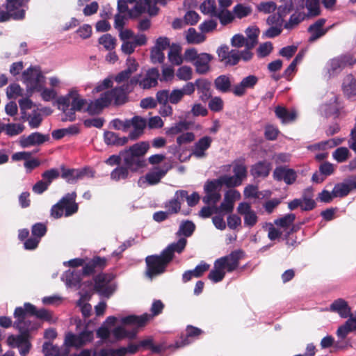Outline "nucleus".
Masks as SVG:
<instances>
[{
    "instance_id": "bb28decb",
    "label": "nucleus",
    "mask_w": 356,
    "mask_h": 356,
    "mask_svg": "<svg viewBox=\"0 0 356 356\" xmlns=\"http://www.w3.org/2000/svg\"><path fill=\"white\" fill-rule=\"evenodd\" d=\"M213 56L207 53H200V56L194 63L196 72L198 74H206L209 70V63L212 60Z\"/></svg>"
},
{
    "instance_id": "ea45409f",
    "label": "nucleus",
    "mask_w": 356,
    "mask_h": 356,
    "mask_svg": "<svg viewBox=\"0 0 356 356\" xmlns=\"http://www.w3.org/2000/svg\"><path fill=\"white\" fill-rule=\"evenodd\" d=\"M215 86L221 92H227L230 90L232 82L226 75H220L214 81Z\"/></svg>"
},
{
    "instance_id": "f257e3e1",
    "label": "nucleus",
    "mask_w": 356,
    "mask_h": 356,
    "mask_svg": "<svg viewBox=\"0 0 356 356\" xmlns=\"http://www.w3.org/2000/svg\"><path fill=\"white\" fill-rule=\"evenodd\" d=\"M131 75L125 70L117 74L115 76V81L123 85L104 92L99 98L91 102L87 108L88 113L92 115L98 114L113 102L116 105L124 104L127 99V93L131 92L139 81L137 76L130 79Z\"/></svg>"
},
{
    "instance_id": "603ef678",
    "label": "nucleus",
    "mask_w": 356,
    "mask_h": 356,
    "mask_svg": "<svg viewBox=\"0 0 356 356\" xmlns=\"http://www.w3.org/2000/svg\"><path fill=\"white\" fill-rule=\"evenodd\" d=\"M350 151L346 147H340L337 148L332 153V157L338 163L346 161L350 156Z\"/></svg>"
},
{
    "instance_id": "6e6d98bb",
    "label": "nucleus",
    "mask_w": 356,
    "mask_h": 356,
    "mask_svg": "<svg viewBox=\"0 0 356 356\" xmlns=\"http://www.w3.org/2000/svg\"><path fill=\"white\" fill-rule=\"evenodd\" d=\"M305 13H297L292 14L290 16L289 21L284 24V28L286 29H291L295 26L299 24L305 19Z\"/></svg>"
},
{
    "instance_id": "2eb2a0df",
    "label": "nucleus",
    "mask_w": 356,
    "mask_h": 356,
    "mask_svg": "<svg viewBox=\"0 0 356 356\" xmlns=\"http://www.w3.org/2000/svg\"><path fill=\"white\" fill-rule=\"evenodd\" d=\"M7 342L10 347L18 348L22 356H26L31 348V343L26 334L10 335L8 337Z\"/></svg>"
},
{
    "instance_id": "0eeeda50",
    "label": "nucleus",
    "mask_w": 356,
    "mask_h": 356,
    "mask_svg": "<svg viewBox=\"0 0 356 356\" xmlns=\"http://www.w3.org/2000/svg\"><path fill=\"white\" fill-rule=\"evenodd\" d=\"M93 339V332L88 329L84 330L78 334L68 332L65 335L64 345L66 347L81 348L90 343Z\"/></svg>"
},
{
    "instance_id": "338daca9",
    "label": "nucleus",
    "mask_w": 356,
    "mask_h": 356,
    "mask_svg": "<svg viewBox=\"0 0 356 356\" xmlns=\"http://www.w3.org/2000/svg\"><path fill=\"white\" fill-rule=\"evenodd\" d=\"M257 10L264 13H270L277 9V5L273 1L261 2L257 5Z\"/></svg>"
},
{
    "instance_id": "39448f33",
    "label": "nucleus",
    "mask_w": 356,
    "mask_h": 356,
    "mask_svg": "<svg viewBox=\"0 0 356 356\" xmlns=\"http://www.w3.org/2000/svg\"><path fill=\"white\" fill-rule=\"evenodd\" d=\"M22 77L29 95L34 91L42 90L44 77L38 67H29L23 72Z\"/></svg>"
},
{
    "instance_id": "423d86ee",
    "label": "nucleus",
    "mask_w": 356,
    "mask_h": 356,
    "mask_svg": "<svg viewBox=\"0 0 356 356\" xmlns=\"http://www.w3.org/2000/svg\"><path fill=\"white\" fill-rule=\"evenodd\" d=\"M22 7L21 0H6L7 11L0 9V22H6L10 17L17 20L22 19L25 16V10Z\"/></svg>"
},
{
    "instance_id": "f704fd0d",
    "label": "nucleus",
    "mask_w": 356,
    "mask_h": 356,
    "mask_svg": "<svg viewBox=\"0 0 356 356\" xmlns=\"http://www.w3.org/2000/svg\"><path fill=\"white\" fill-rule=\"evenodd\" d=\"M104 141L107 145L122 146L129 141L128 137H119V136L112 131H106L104 133Z\"/></svg>"
},
{
    "instance_id": "5701e85b",
    "label": "nucleus",
    "mask_w": 356,
    "mask_h": 356,
    "mask_svg": "<svg viewBox=\"0 0 356 356\" xmlns=\"http://www.w3.org/2000/svg\"><path fill=\"white\" fill-rule=\"evenodd\" d=\"M49 140V136L39 132L32 133L28 136H22L19 145L22 147H28L33 145H40Z\"/></svg>"
},
{
    "instance_id": "aec40b11",
    "label": "nucleus",
    "mask_w": 356,
    "mask_h": 356,
    "mask_svg": "<svg viewBox=\"0 0 356 356\" xmlns=\"http://www.w3.org/2000/svg\"><path fill=\"white\" fill-rule=\"evenodd\" d=\"M325 19L320 18L308 27L307 31L311 33L308 40L309 42L316 41L327 33L330 27L323 29V26L325 25Z\"/></svg>"
},
{
    "instance_id": "a211bd4d",
    "label": "nucleus",
    "mask_w": 356,
    "mask_h": 356,
    "mask_svg": "<svg viewBox=\"0 0 356 356\" xmlns=\"http://www.w3.org/2000/svg\"><path fill=\"white\" fill-rule=\"evenodd\" d=\"M120 155L124 165L131 172H138L146 165L143 158L134 156L127 151L122 152Z\"/></svg>"
},
{
    "instance_id": "774afa93",
    "label": "nucleus",
    "mask_w": 356,
    "mask_h": 356,
    "mask_svg": "<svg viewBox=\"0 0 356 356\" xmlns=\"http://www.w3.org/2000/svg\"><path fill=\"white\" fill-rule=\"evenodd\" d=\"M200 54L195 48H189L185 50L184 54V58L186 61L191 63L193 65L196 62Z\"/></svg>"
},
{
    "instance_id": "4be33fe9",
    "label": "nucleus",
    "mask_w": 356,
    "mask_h": 356,
    "mask_svg": "<svg viewBox=\"0 0 356 356\" xmlns=\"http://www.w3.org/2000/svg\"><path fill=\"white\" fill-rule=\"evenodd\" d=\"M241 197L240 193L236 190H229L225 194L224 200L220 204L219 209L221 211L229 213L234 209V202Z\"/></svg>"
},
{
    "instance_id": "052dcab7",
    "label": "nucleus",
    "mask_w": 356,
    "mask_h": 356,
    "mask_svg": "<svg viewBox=\"0 0 356 356\" xmlns=\"http://www.w3.org/2000/svg\"><path fill=\"white\" fill-rule=\"evenodd\" d=\"M6 95L9 99H16L23 96L22 89L17 83L10 84L6 89Z\"/></svg>"
},
{
    "instance_id": "e2e57ef3",
    "label": "nucleus",
    "mask_w": 356,
    "mask_h": 356,
    "mask_svg": "<svg viewBox=\"0 0 356 356\" xmlns=\"http://www.w3.org/2000/svg\"><path fill=\"white\" fill-rule=\"evenodd\" d=\"M193 70L191 67L182 66L179 67L177 72L176 76L180 80L188 81L192 78Z\"/></svg>"
},
{
    "instance_id": "2f4dec72",
    "label": "nucleus",
    "mask_w": 356,
    "mask_h": 356,
    "mask_svg": "<svg viewBox=\"0 0 356 356\" xmlns=\"http://www.w3.org/2000/svg\"><path fill=\"white\" fill-rule=\"evenodd\" d=\"M195 86L198 90H209V84L207 82L202 80H196L194 83L191 82L187 83L180 90L183 92L184 96L185 95H191L195 92Z\"/></svg>"
},
{
    "instance_id": "412c9836",
    "label": "nucleus",
    "mask_w": 356,
    "mask_h": 356,
    "mask_svg": "<svg viewBox=\"0 0 356 356\" xmlns=\"http://www.w3.org/2000/svg\"><path fill=\"white\" fill-rule=\"evenodd\" d=\"M76 193L72 192L67 193L63 196L60 200L61 205L65 211V216L66 217L70 216L76 213L79 209L78 204L75 202Z\"/></svg>"
},
{
    "instance_id": "864d4df0",
    "label": "nucleus",
    "mask_w": 356,
    "mask_h": 356,
    "mask_svg": "<svg viewBox=\"0 0 356 356\" xmlns=\"http://www.w3.org/2000/svg\"><path fill=\"white\" fill-rule=\"evenodd\" d=\"M273 50V44L271 42L267 41L261 43L257 49V56L259 58H264L268 56Z\"/></svg>"
},
{
    "instance_id": "ddd939ff",
    "label": "nucleus",
    "mask_w": 356,
    "mask_h": 356,
    "mask_svg": "<svg viewBox=\"0 0 356 356\" xmlns=\"http://www.w3.org/2000/svg\"><path fill=\"white\" fill-rule=\"evenodd\" d=\"M341 91L347 99L356 98V76L352 73L346 74L341 81Z\"/></svg>"
},
{
    "instance_id": "5fc2aeb1",
    "label": "nucleus",
    "mask_w": 356,
    "mask_h": 356,
    "mask_svg": "<svg viewBox=\"0 0 356 356\" xmlns=\"http://www.w3.org/2000/svg\"><path fill=\"white\" fill-rule=\"evenodd\" d=\"M19 105L21 110L22 119L24 121L29 119V115L26 113V111L31 109L33 103L29 98H23L19 101Z\"/></svg>"
},
{
    "instance_id": "4468645a",
    "label": "nucleus",
    "mask_w": 356,
    "mask_h": 356,
    "mask_svg": "<svg viewBox=\"0 0 356 356\" xmlns=\"http://www.w3.org/2000/svg\"><path fill=\"white\" fill-rule=\"evenodd\" d=\"M343 106L339 102V97L334 95L330 100L329 103L324 104L321 106V115L326 118L334 117V119L338 118L340 111Z\"/></svg>"
},
{
    "instance_id": "69168bd1",
    "label": "nucleus",
    "mask_w": 356,
    "mask_h": 356,
    "mask_svg": "<svg viewBox=\"0 0 356 356\" xmlns=\"http://www.w3.org/2000/svg\"><path fill=\"white\" fill-rule=\"evenodd\" d=\"M302 211H309L313 210L316 207V202L314 200L306 194L302 195Z\"/></svg>"
},
{
    "instance_id": "c9c22d12",
    "label": "nucleus",
    "mask_w": 356,
    "mask_h": 356,
    "mask_svg": "<svg viewBox=\"0 0 356 356\" xmlns=\"http://www.w3.org/2000/svg\"><path fill=\"white\" fill-rule=\"evenodd\" d=\"M24 307L26 310L31 315L35 316L39 318L45 320V321H51V314L47 309H42L37 310L35 307L29 302L24 303Z\"/></svg>"
},
{
    "instance_id": "4d7b16f0",
    "label": "nucleus",
    "mask_w": 356,
    "mask_h": 356,
    "mask_svg": "<svg viewBox=\"0 0 356 356\" xmlns=\"http://www.w3.org/2000/svg\"><path fill=\"white\" fill-rule=\"evenodd\" d=\"M24 129V126L22 124L10 123L4 125V129L7 135L13 136L21 134Z\"/></svg>"
},
{
    "instance_id": "e433bc0d",
    "label": "nucleus",
    "mask_w": 356,
    "mask_h": 356,
    "mask_svg": "<svg viewBox=\"0 0 356 356\" xmlns=\"http://www.w3.org/2000/svg\"><path fill=\"white\" fill-rule=\"evenodd\" d=\"M275 115L277 118L280 119L282 122L287 123L296 118V113L290 112L286 108L277 106L275 109Z\"/></svg>"
},
{
    "instance_id": "9d476101",
    "label": "nucleus",
    "mask_w": 356,
    "mask_h": 356,
    "mask_svg": "<svg viewBox=\"0 0 356 356\" xmlns=\"http://www.w3.org/2000/svg\"><path fill=\"white\" fill-rule=\"evenodd\" d=\"M113 276L107 274H101L96 277L95 289L102 296L108 298L115 291V288L111 283Z\"/></svg>"
},
{
    "instance_id": "a878e982",
    "label": "nucleus",
    "mask_w": 356,
    "mask_h": 356,
    "mask_svg": "<svg viewBox=\"0 0 356 356\" xmlns=\"http://www.w3.org/2000/svg\"><path fill=\"white\" fill-rule=\"evenodd\" d=\"M147 125V121L145 118L140 116H135L131 120V127H134V130L129 134V138L131 140L137 139L140 137Z\"/></svg>"
},
{
    "instance_id": "bf43d9fd",
    "label": "nucleus",
    "mask_w": 356,
    "mask_h": 356,
    "mask_svg": "<svg viewBox=\"0 0 356 356\" xmlns=\"http://www.w3.org/2000/svg\"><path fill=\"white\" fill-rule=\"evenodd\" d=\"M129 169L125 167H118L111 173V177L115 181L126 179L129 175Z\"/></svg>"
},
{
    "instance_id": "c756f323",
    "label": "nucleus",
    "mask_w": 356,
    "mask_h": 356,
    "mask_svg": "<svg viewBox=\"0 0 356 356\" xmlns=\"http://www.w3.org/2000/svg\"><path fill=\"white\" fill-rule=\"evenodd\" d=\"M353 191L349 178L343 179L342 182L337 183L333 188L334 195L337 197H344Z\"/></svg>"
},
{
    "instance_id": "f03ea898",
    "label": "nucleus",
    "mask_w": 356,
    "mask_h": 356,
    "mask_svg": "<svg viewBox=\"0 0 356 356\" xmlns=\"http://www.w3.org/2000/svg\"><path fill=\"white\" fill-rule=\"evenodd\" d=\"M186 243L185 238H181L176 243L170 244L160 255L147 257L145 259L147 266V275L152 278L163 273L168 264L172 259L174 253H181L184 250Z\"/></svg>"
},
{
    "instance_id": "6ab92c4d",
    "label": "nucleus",
    "mask_w": 356,
    "mask_h": 356,
    "mask_svg": "<svg viewBox=\"0 0 356 356\" xmlns=\"http://www.w3.org/2000/svg\"><path fill=\"white\" fill-rule=\"evenodd\" d=\"M212 138L209 136H204L195 143L191 155L197 159H203L207 156V151L211 147Z\"/></svg>"
},
{
    "instance_id": "3c124183",
    "label": "nucleus",
    "mask_w": 356,
    "mask_h": 356,
    "mask_svg": "<svg viewBox=\"0 0 356 356\" xmlns=\"http://www.w3.org/2000/svg\"><path fill=\"white\" fill-rule=\"evenodd\" d=\"M296 220V215L294 213H287L281 218L275 220L274 223L277 226L282 228H287L290 227Z\"/></svg>"
},
{
    "instance_id": "a19ab883",
    "label": "nucleus",
    "mask_w": 356,
    "mask_h": 356,
    "mask_svg": "<svg viewBox=\"0 0 356 356\" xmlns=\"http://www.w3.org/2000/svg\"><path fill=\"white\" fill-rule=\"evenodd\" d=\"M216 179L218 181L221 187L223 185H225L227 187L236 186L241 183V179L238 175L233 176L224 175Z\"/></svg>"
},
{
    "instance_id": "1a4fd4ad",
    "label": "nucleus",
    "mask_w": 356,
    "mask_h": 356,
    "mask_svg": "<svg viewBox=\"0 0 356 356\" xmlns=\"http://www.w3.org/2000/svg\"><path fill=\"white\" fill-rule=\"evenodd\" d=\"M221 188L217 179L208 180L204 185L205 195L203 197V202L208 204H216L221 198Z\"/></svg>"
},
{
    "instance_id": "7c9ffc66",
    "label": "nucleus",
    "mask_w": 356,
    "mask_h": 356,
    "mask_svg": "<svg viewBox=\"0 0 356 356\" xmlns=\"http://www.w3.org/2000/svg\"><path fill=\"white\" fill-rule=\"evenodd\" d=\"M149 318L150 316L147 314L140 316L131 315L122 318L121 322L124 325H132L136 326V327H140L144 326Z\"/></svg>"
},
{
    "instance_id": "72a5a7b5",
    "label": "nucleus",
    "mask_w": 356,
    "mask_h": 356,
    "mask_svg": "<svg viewBox=\"0 0 356 356\" xmlns=\"http://www.w3.org/2000/svg\"><path fill=\"white\" fill-rule=\"evenodd\" d=\"M259 29L256 26L246 28V48L252 49L258 43Z\"/></svg>"
},
{
    "instance_id": "49530a36",
    "label": "nucleus",
    "mask_w": 356,
    "mask_h": 356,
    "mask_svg": "<svg viewBox=\"0 0 356 356\" xmlns=\"http://www.w3.org/2000/svg\"><path fill=\"white\" fill-rule=\"evenodd\" d=\"M304 56L305 51H300L288 67L284 70L282 76L284 77L291 76L295 72L297 65L302 61Z\"/></svg>"
},
{
    "instance_id": "c03bdc74",
    "label": "nucleus",
    "mask_w": 356,
    "mask_h": 356,
    "mask_svg": "<svg viewBox=\"0 0 356 356\" xmlns=\"http://www.w3.org/2000/svg\"><path fill=\"white\" fill-rule=\"evenodd\" d=\"M116 39L111 34L106 33L99 38V44L102 45L107 51H112L116 47Z\"/></svg>"
},
{
    "instance_id": "4c0bfd02",
    "label": "nucleus",
    "mask_w": 356,
    "mask_h": 356,
    "mask_svg": "<svg viewBox=\"0 0 356 356\" xmlns=\"http://www.w3.org/2000/svg\"><path fill=\"white\" fill-rule=\"evenodd\" d=\"M149 148V143L147 142L143 141L133 145L129 149H125L124 151H127V152L131 153V154L138 157L143 158Z\"/></svg>"
},
{
    "instance_id": "9b49d317",
    "label": "nucleus",
    "mask_w": 356,
    "mask_h": 356,
    "mask_svg": "<svg viewBox=\"0 0 356 356\" xmlns=\"http://www.w3.org/2000/svg\"><path fill=\"white\" fill-rule=\"evenodd\" d=\"M352 58L347 56H341L330 59L327 63V73L330 77H334L339 75L347 63L352 65L355 64Z\"/></svg>"
},
{
    "instance_id": "58836bf2",
    "label": "nucleus",
    "mask_w": 356,
    "mask_h": 356,
    "mask_svg": "<svg viewBox=\"0 0 356 356\" xmlns=\"http://www.w3.org/2000/svg\"><path fill=\"white\" fill-rule=\"evenodd\" d=\"M295 8L296 10H299L297 9V3L293 0H281L280 4L277 8V13L283 18Z\"/></svg>"
},
{
    "instance_id": "79ce46f5",
    "label": "nucleus",
    "mask_w": 356,
    "mask_h": 356,
    "mask_svg": "<svg viewBox=\"0 0 356 356\" xmlns=\"http://www.w3.org/2000/svg\"><path fill=\"white\" fill-rule=\"evenodd\" d=\"M42 350L45 356H65L67 354V351L63 353L58 346L50 343H44Z\"/></svg>"
},
{
    "instance_id": "f8f14e48",
    "label": "nucleus",
    "mask_w": 356,
    "mask_h": 356,
    "mask_svg": "<svg viewBox=\"0 0 356 356\" xmlns=\"http://www.w3.org/2000/svg\"><path fill=\"white\" fill-rule=\"evenodd\" d=\"M170 166L156 167L146 174L145 177H140L138 184L142 186L147 182L149 185H155L160 182L161 179L166 175Z\"/></svg>"
},
{
    "instance_id": "37998d69",
    "label": "nucleus",
    "mask_w": 356,
    "mask_h": 356,
    "mask_svg": "<svg viewBox=\"0 0 356 356\" xmlns=\"http://www.w3.org/2000/svg\"><path fill=\"white\" fill-rule=\"evenodd\" d=\"M201 333L202 330L199 328L193 326H188L186 329V337L181 341H177L176 343V346L179 348L189 344L191 343V341L189 339L190 337L198 336Z\"/></svg>"
},
{
    "instance_id": "cd10ccee",
    "label": "nucleus",
    "mask_w": 356,
    "mask_h": 356,
    "mask_svg": "<svg viewBox=\"0 0 356 356\" xmlns=\"http://www.w3.org/2000/svg\"><path fill=\"white\" fill-rule=\"evenodd\" d=\"M159 76V70L152 68L147 72L145 77L143 80H140L138 83L143 89H148L157 84V80Z\"/></svg>"
},
{
    "instance_id": "09e8293b",
    "label": "nucleus",
    "mask_w": 356,
    "mask_h": 356,
    "mask_svg": "<svg viewBox=\"0 0 356 356\" xmlns=\"http://www.w3.org/2000/svg\"><path fill=\"white\" fill-rule=\"evenodd\" d=\"M137 333V330L134 329L132 332H127L123 327L118 326L113 329L112 334L116 340H120L125 337L132 339L134 338Z\"/></svg>"
},
{
    "instance_id": "473e14b6",
    "label": "nucleus",
    "mask_w": 356,
    "mask_h": 356,
    "mask_svg": "<svg viewBox=\"0 0 356 356\" xmlns=\"http://www.w3.org/2000/svg\"><path fill=\"white\" fill-rule=\"evenodd\" d=\"M185 39L188 44H198L204 42L206 37L198 33L194 28H189L184 33Z\"/></svg>"
},
{
    "instance_id": "f3484780",
    "label": "nucleus",
    "mask_w": 356,
    "mask_h": 356,
    "mask_svg": "<svg viewBox=\"0 0 356 356\" xmlns=\"http://www.w3.org/2000/svg\"><path fill=\"white\" fill-rule=\"evenodd\" d=\"M272 169V163L267 160L256 162L250 167V173L254 179L266 178Z\"/></svg>"
},
{
    "instance_id": "0e129e2a",
    "label": "nucleus",
    "mask_w": 356,
    "mask_h": 356,
    "mask_svg": "<svg viewBox=\"0 0 356 356\" xmlns=\"http://www.w3.org/2000/svg\"><path fill=\"white\" fill-rule=\"evenodd\" d=\"M264 195L262 192L258 191V187L252 184L246 185V198L262 199Z\"/></svg>"
},
{
    "instance_id": "c85d7f7f",
    "label": "nucleus",
    "mask_w": 356,
    "mask_h": 356,
    "mask_svg": "<svg viewBox=\"0 0 356 356\" xmlns=\"http://www.w3.org/2000/svg\"><path fill=\"white\" fill-rule=\"evenodd\" d=\"M26 314L29 313L26 310L24 306V307H17L14 312V316L17 318L14 325L22 332H26L31 329L29 326L26 325V322L24 321Z\"/></svg>"
},
{
    "instance_id": "8fccbe9b",
    "label": "nucleus",
    "mask_w": 356,
    "mask_h": 356,
    "mask_svg": "<svg viewBox=\"0 0 356 356\" xmlns=\"http://www.w3.org/2000/svg\"><path fill=\"white\" fill-rule=\"evenodd\" d=\"M308 10V15L316 17L321 14L319 0H306L304 2V7Z\"/></svg>"
},
{
    "instance_id": "6e6552de",
    "label": "nucleus",
    "mask_w": 356,
    "mask_h": 356,
    "mask_svg": "<svg viewBox=\"0 0 356 356\" xmlns=\"http://www.w3.org/2000/svg\"><path fill=\"white\" fill-rule=\"evenodd\" d=\"M216 53L220 62L227 66H232L239 62L243 56L244 51L236 49L230 50L227 45L223 44L218 48Z\"/></svg>"
},
{
    "instance_id": "b1692460",
    "label": "nucleus",
    "mask_w": 356,
    "mask_h": 356,
    "mask_svg": "<svg viewBox=\"0 0 356 356\" xmlns=\"http://www.w3.org/2000/svg\"><path fill=\"white\" fill-rule=\"evenodd\" d=\"M186 195V191H177L174 197L165 203V208L168 213H177L180 210L181 202L184 200V196Z\"/></svg>"
},
{
    "instance_id": "7ed1b4c3",
    "label": "nucleus",
    "mask_w": 356,
    "mask_h": 356,
    "mask_svg": "<svg viewBox=\"0 0 356 356\" xmlns=\"http://www.w3.org/2000/svg\"><path fill=\"white\" fill-rule=\"evenodd\" d=\"M243 254L242 251L236 250L229 255L218 259L214 263L213 269L209 274V278L213 282L221 281L224 278L226 271L232 272L238 267Z\"/></svg>"
},
{
    "instance_id": "393cba45",
    "label": "nucleus",
    "mask_w": 356,
    "mask_h": 356,
    "mask_svg": "<svg viewBox=\"0 0 356 356\" xmlns=\"http://www.w3.org/2000/svg\"><path fill=\"white\" fill-rule=\"evenodd\" d=\"M330 310L337 313L340 317L346 318L352 314L347 302L342 298L335 300L330 306Z\"/></svg>"
},
{
    "instance_id": "13d9d810",
    "label": "nucleus",
    "mask_w": 356,
    "mask_h": 356,
    "mask_svg": "<svg viewBox=\"0 0 356 356\" xmlns=\"http://www.w3.org/2000/svg\"><path fill=\"white\" fill-rule=\"evenodd\" d=\"M215 16L219 19L222 25H227L234 19L233 14L227 10H219Z\"/></svg>"
},
{
    "instance_id": "de8ad7c7",
    "label": "nucleus",
    "mask_w": 356,
    "mask_h": 356,
    "mask_svg": "<svg viewBox=\"0 0 356 356\" xmlns=\"http://www.w3.org/2000/svg\"><path fill=\"white\" fill-rule=\"evenodd\" d=\"M67 286L72 287L78 285L81 281L80 274L76 271H67L63 277Z\"/></svg>"
},
{
    "instance_id": "a18cd8bd",
    "label": "nucleus",
    "mask_w": 356,
    "mask_h": 356,
    "mask_svg": "<svg viewBox=\"0 0 356 356\" xmlns=\"http://www.w3.org/2000/svg\"><path fill=\"white\" fill-rule=\"evenodd\" d=\"M201 12L204 15L215 16L218 12L214 0H206L200 6Z\"/></svg>"
},
{
    "instance_id": "dca6fc26",
    "label": "nucleus",
    "mask_w": 356,
    "mask_h": 356,
    "mask_svg": "<svg viewBox=\"0 0 356 356\" xmlns=\"http://www.w3.org/2000/svg\"><path fill=\"white\" fill-rule=\"evenodd\" d=\"M273 177L275 181H284L287 185H291L296 181L297 174L292 168H288L285 166H277L273 171Z\"/></svg>"
},
{
    "instance_id": "680f3d73",
    "label": "nucleus",
    "mask_w": 356,
    "mask_h": 356,
    "mask_svg": "<svg viewBox=\"0 0 356 356\" xmlns=\"http://www.w3.org/2000/svg\"><path fill=\"white\" fill-rule=\"evenodd\" d=\"M195 230V225L191 221H185L180 225L178 233L186 237L190 236Z\"/></svg>"
},
{
    "instance_id": "20e7f679",
    "label": "nucleus",
    "mask_w": 356,
    "mask_h": 356,
    "mask_svg": "<svg viewBox=\"0 0 356 356\" xmlns=\"http://www.w3.org/2000/svg\"><path fill=\"white\" fill-rule=\"evenodd\" d=\"M58 108L65 114L63 121H73L75 119V112L81 111L86 105V100L82 98L77 90L72 89L65 96L58 99Z\"/></svg>"
}]
</instances>
